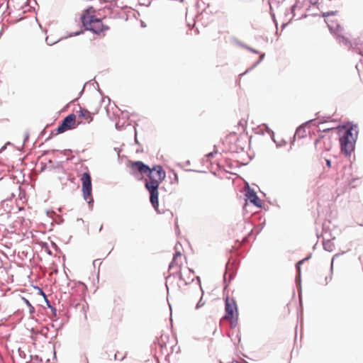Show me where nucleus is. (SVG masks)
I'll return each instance as SVG.
<instances>
[{
  "label": "nucleus",
  "instance_id": "f257e3e1",
  "mask_svg": "<svg viewBox=\"0 0 363 363\" xmlns=\"http://www.w3.org/2000/svg\"><path fill=\"white\" fill-rule=\"evenodd\" d=\"M148 179L145 180V188L150 192V201L155 211H158L159 208V191L160 184L166 177V173L160 165L150 167V171L147 173Z\"/></svg>",
  "mask_w": 363,
  "mask_h": 363
},
{
  "label": "nucleus",
  "instance_id": "f03ea898",
  "mask_svg": "<svg viewBox=\"0 0 363 363\" xmlns=\"http://www.w3.org/2000/svg\"><path fill=\"white\" fill-rule=\"evenodd\" d=\"M81 18L84 28L97 35H104L110 28L107 19L101 17L93 7L87 9Z\"/></svg>",
  "mask_w": 363,
  "mask_h": 363
},
{
  "label": "nucleus",
  "instance_id": "7ed1b4c3",
  "mask_svg": "<svg viewBox=\"0 0 363 363\" xmlns=\"http://www.w3.org/2000/svg\"><path fill=\"white\" fill-rule=\"evenodd\" d=\"M356 127H350L345 130L340 138L341 150L346 155H350L354 149L355 142L357 138Z\"/></svg>",
  "mask_w": 363,
  "mask_h": 363
},
{
  "label": "nucleus",
  "instance_id": "20e7f679",
  "mask_svg": "<svg viewBox=\"0 0 363 363\" xmlns=\"http://www.w3.org/2000/svg\"><path fill=\"white\" fill-rule=\"evenodd\" d=\"M337 13L336 11H323L322 16L325 18V22L327 23L330 30L334 32L337 37L340 38V42L343 43L345 45L350 46V43L348 39L342 35L343 29L337 23H335V22L332 20H329L328 17L330 16H335Z\"/></svg>",
  "mask_w": 363,
  "mask_h": 363
},
{
  "label": "nucleus",
  "instance_id": "39448f33",
  "mask_svg": "<svg viewBox=\"0 0 363 363\" xmlns=\"http://www.w3.org/2000/svg\"><path fill=\"white\" fill-rule=\"evenodd\" d=\"M225 302V315L223 318L229 320L232 326H235L238 319L237 303L233 298L228 296L226 297Z\"/></svg>",
  "mask_w": 363,
  "mask_h": 363
},
{
  "label": "nucleus",
  "instance_id": "423d86ee",
  "mask_svg": "<svg viewBox=\"0 0 363 363\" xmlns=\"http://www.w3.org/2000/svg\"><path fill=\"white\" fill-rule=\"evenodd\" d=\"M127 166L129 167L132 175L140 177V179H143L144 174H147V172L150 171V167L145 164L141 161L129 160L127 163Z\"/></svg>",
  "mask_w": 363,
  "mask_h": 363
},
{
  "label": "nucleus",
  "instance_id": "0eeeda50",
  "mask_svg": "<svg viewBox=\"0 0 363 363\" xmlns=\"http://www.w3.org/2000/svg\"><path fill=\"white\" fill-rule=\"evenodd\" d=\"M315 147L320 154L330 151L333 147V139L331 135L324 134L319 136L315 141Z\"/></svg>",
  "mask_w": 363,
  "mask_h": 363
},
{
  "label": "nucleus",
  "instance_id": "6e6552de",
  "mask_svg": "<svg viewBox=\"0 0 363 363\" xmlns=\"http://www.w3.org/2000/svg\"><path fill=\"white\" fill-rule=\"evenodd\" d=\"M82 192L85 200H88L91 196V179L90 174L86 172L81 177Z\"/></svg>",
  "mask_w": 363,
  "mask_h": 363
},
{
  "label": "nucleus",
  "instance_id": "1a4fd4ad",
  "mask_svg": "<svg viewBox=\"0 0 363 363\" xmlns=\"http://www.w3.org/2000/svg\"><path fill=\"white\" fill-rule=\"evenodd\" d=\"M76 123V115L69 114L65 117L62 123L57 128V133H62L68 130L74 128Z\"/></svg>",
  "mask_w": 363,
  "mask_h": 363
},
{
  "label": "nucleus",
  "instance_id": "9d476101",
  "mask_svg": "<svg viewBox=\"0 0 363 363\" xmlns=\"http://www.w3.org/2000/svg\"><path fill=\"white\" fill-rule=\"evenodd\" d=\"M175 250L176 252L174 255L172 262L169 264V269L173 270L175 269L176 270L174 272L179 273L182 270H183V269L182 268V265L183 264V260L185 259V257L182 255V253L177 250V246L175 247Z\"/></svg>",
  "mask_w": 363,
  "mask_h": 363
},
{
  "label": "nucleus",
  "instance_id": "9b49d317",
  "mask_svg": "<svg viewBox=\"0 0 363 363\" xmlns=\"http://www.w3.org/2000/svg\"><path fill=\"white\" fill-rule=\"evenodd\" d=\"M99 110H96L94 112H90L89 110L84 108H80L77 112L78 115V123H90L93 121V116L97 114Z\"/></svg>",
  "mask_w": 363,
  "mask_h": 363
},
{
  "label": "nucleus",
  "instance_id": "f8f14e48",
  "mask_svg": "<svg viewBox=\"0 0 363 363\" xmlns=\"http://www.w3.org/2000/svg\"><path fill=\"white\" fill-rule=\"evenodd\" d=\"M180 279L184 281L186 284H188L191 281H193L194 279V273L192 270L189 269L188 267H185L179 272Z\"/></svg>",
  "mask_w": 363,
  "mask_h": 363
},
{
  "label": "nucleus",
  "instance_id": "ddd939ff",
  "mask_svg": "<svg viewBox=\"0 0 363 363\" xmlns=\"http://www.w3.org/2000/svg\"><path fill=\"white\" fill-rule=\"evenodd\" d=\"M246 196L250 203L257 207H261V201L253 191H248L246 194Z\"/></svg>",
  "mask_w": 363,
  "mask_h": 363
},
{
  "label": "nucleus",
  "instance_id": "4468645a",
  "mask_svg": "<svg viewBox=\"0 0 363 363\" xmlns=\"http://www.w3.org/2000/svg\"><path fill=\"white\" fill-rule=\"evenodd\" d=\"M312 4H316L320 10H324L326 8L331 7L332 0H309Z\"/></svg>",
  "mask_w": 363,
  "mask_h": 363
},
{
  "label": "nucleus",
  "instance_id": "2eb2a0df",
  "mask_svg": "<svg viewBox=\"0 0 363 363\" xmlns=\"http://www.w3.org/2000/svg\"><path fill=\"white\" fill-rule=\"evenodd\" d=\"M326 164L328 168L331 167V161L330 160H326Z\"/></svg>",
  "mask_w": 363,
  "mask_h": 363
},
{
  "label": "nucleus",
  "instance_id": "dca6fc26",
  "mask_svg": "<svg viewBox=\"0 0 363 363\" xmlns=\"http://www.w3.org/2000/svg\"><path fill=\"white\" fill-rule=\"evenodd\" d=\"M29 311H30V313H33L35 312V308H34V307L33 306H30Z\"/></svg>",
  "mask_w": 363,
  "mask_h": 363
},
{
  "label": "nucleus",
  "instance_id": "f3484780",
  "mask_svg": "<svg viewBox=\"0 0 363 363\" xmlns=\"http://www.w3.org/2000/svg\"><path fill=\"white\" fill-rule=\"evenodd\" d=\"M23 301L26 303V304L28 307H30V306H32V305L30 303V302H29L27 299H26V298H23Z\"/></svg>",
  "mask_w": 363,
  "mask_h": 363
},
{
  "label": "nucleus",
  "instance_id": "a211bd4d",
  "mask_svg": "<svg viewBox=\"0 0 363 363\" xmlns=\"http://www.w3.org/2000/svg\"><path fill=\"white\" fill-rule=\"evenodd\" d=\"M201 301V296L200 297V301H199V302L197 303V306H196V308H199V307H200L201 306H202V305H203V303H202V304H200Z\"/></svg>",
  "mask_w": 363,
  "mask_h": 363
},
{
  "label": "nucleus",
  "instance_id": "6ab92c4d",
  "mask_svg": "<svg viewBox=\"0 0 363 363\" xmlns=\"http://www.w3.org/2000/svg\"><path fill=\"white\" fill-rule=\"evenodd\" d=\"M47 303H48V307L51 308L52 311H54L55 312V309L53 308L48 303V301H47Z\"/></svg>",
  "mask_w": 363,
  "mask_h": 363
},
{
  "label": "nucleus",
  "instance_id": "aec40b11",
  "mask_svg": "<svg viewBox=\"0 0 363 363\" xmlns=\"http://www.w3.org/2000/svg\"><path fill=\"white\" fill-rule=\"evenodd\" d=\"M213 154L211 152V153L208 154V155H207V156H208V157H212V156H213Z\"/></svg>",
  "mask_w": 363,
  "mask_h": 363
},
{
  "label": "nucleus",
  "instance_id": "412c9836",
  "mask_svg": "<svg viewBox=\"0 0 363 363\" xmlns=\"http://www.w3.org/2000/svg\"><path fill=\"white\" fill-rule=\"evenodd\" d=\"M347 179H349L347 178ZM348 181H349V183L351 184L354 181V179H353L352 181H350V180H348Z\"/></svg>",
  "mask_w": 363,
  "mask_h": 363
},
{
  "label": "nucleus",
  "instance_id": "4be33fe9",
  "mask_svg": "<svg viewBox=\"0 0 363 363\" xmlns=\"http://www.w3.org/2000/svg\"><path fill=\"white\" fill-rule=\"evenodd\" d=\"M303 260L299 261L298 264H300L303 263Z\"/></svg>",
  "mask_w": 363,
  "mask_h": 363
},
{
  "label": "nucleus",
  "instance_id": "5701e85b",
  "mask_svg": "<svg viewBox=\"0 0 363 363\" xmlns=\"http://www.w3.org/2000/svg\"><path fill=\"white\" fill-rule=\"evenodd\" d=\"M232 363H241V362L235 361V362H233Z\"/></svg>",
  "mask_w": 363,
  "mask_h": 363
}]
</instances>
